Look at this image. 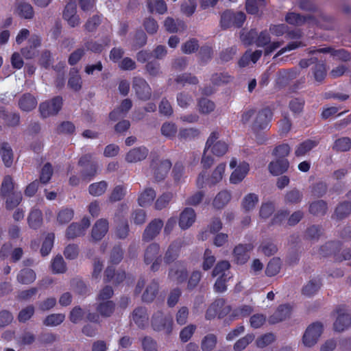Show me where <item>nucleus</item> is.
<instances>
[{"label":"nucleus","instance_id":"72a5a7b5","mask_svg":"<svg viewBox=\"0 0 351 351\" xmlns=\"http://www.w3.org/2000/svg\"><path fill=\"white\" fill-rule=\"evenodd\" d=\"M0 154L5 165L7 167H10L13 162V152L8 143H3L1 145Z\"/></svg>","mask_w":351,"mask_h":351},{"label":"nucleus","instance_id":"79ce46f5","mask_svg":"<svg viewBox=\"0 0 351 351\" xmlns=\"http://www.w3.org/2000/svg\"><path fill=\"white\" fill-rule=\"evenodd\" d=\"M147 6L150 12L154 11L160 14H163L167 11V6L163 0H149L147 1Z\"/></svg>","mask_w":351,"mask_h":351},{"label":"nucleus","instance_id":"ddd939ff","mask_svg":"<svg viewBox=\"0 0 351 351\" xmlns=\"http://www.w3.org/2000/svg\"><path fill=\"white\" fill-rule=\"evenodd\" d=\"M78 163L84 167L81 174L82 178L90 179L96 175L97 164L92 160V155H84L80 159Z\"/></svg>","mask_w":351,"mask_h":351},{"label":"nucleus","instance_id":"69168bd1","mask_svg":"<svg viewBox=\"0 0 351 351\" xmlns=\"http://www.w3.org/2000/svg\"><path fill=\"white\" fill-rule=\"evenodd\" d=\"M306 18L295 12H289L286 15L285 21L290 25H302L306 22Z\"/></svg>","mask_w":351,"mask_h":351},{"label":"nucleus","instance_id":"2eb2a0df","mask_svg":"<svg viewBox=\"0 0 351 351\" xmlns=\"http://www.w3.org/2000/svg\"><path fill=\"white\" fill-rule=\"evenodd\" d=\"M163 225L162 220L160 219H154L149 222L143 233V241L149 242L155 239L159 234Z\"/></svg>","mask_w":351,"mask_h":351},{"label":"nucleus","instance_id":"49530a36","mask_svg":"<svg viewBox=\"0 0 351 351\" xmlns=\"http://www.w3.org/2000/svg\"><path fill=\"white\" fill-rule=\"evenodd\" d=\"M65 319V315L62 313H53L45 317L43 324L46 326L53 327L62 324Z\"/></svg>","mask_w":351,"mask_h":351},{"label":"nucleus","instance_id":"e2e57ef3","mask_svg":"<svg viewBox=\"0 0 351 351\" xmlns=\"http://www.w3.org/2000/svg\"><path fill=\"white\" fill-rule=\"evenodd\" d=\"M51 269L56 274H62L66 271V264L62 256L58 255L53 259Z\"/></svg>","mask_w":351,"mask_h":351},{"label":"nucleus","instance_id":"8fccbe9b","mask_svg":"<svg viewBox=\"0 0 351 351\" xmlns=\"http://www.w3.org/2000/svg\"><path fill=\"white\" fill-rule=\"evenodd\" d=\"M161 134L168 138H173L176 136L178 132L176 125L171 122H165L161 126Z\"/></svg>","mask_w":351,"mask_h":351},{"label":"nucleus","instance_id":"4d7b16f0","mask_svg":"<svg viewBox=\"0 0 351 351\" xmlns=\"http://www.w3.org/2000/svg\"><path fill=\"white\" fill-rule=\"evenodd\" d=\"M230 267V264L228 261H219L215 267L212 272L213 277H222L225 278L226 271H227Z\"/></svg>","mask_w":351,"mask_h":351},{"label":"nucleus","instance_id":"f704fd0d","mask_svg":"<svg viewBox=\"0 0 351 351\" xmlns=\"http://www.w3.org/2000/svg\"><path fill=\"white\" fill-rule=\"evenodd\" d=\"M5 199V207L8 209H13L16 207L22 200V193L18 190L3 197Z\"/></svg>","mask_w":351,"mask_h":351},{"label":"nucleus","instance_id":"09e8293b","mask_svg":"<svg viewBox=\"0 0 351 351\" xmlns=\"http://www.w3.org/2000/svg\"><path fill=\"white\" fill-rule=\"evenodd\" d=\"M217 337L213 334L206 335L202 340L201 348L202 351H211L217 344Z\"/></svg>","mask_w":351,"mask_h":351},{"label":"nucleus","instance_id":"7c9ffc66","mask_svg":"<svg viewBox=\"0 0 351 351\" xmlns=\"http://www.w3.org/2000/svg\"><path fill=\"white\" fill-rule=\"evenodd\" d=\"M69 79L68 81V86L74 91H78L82 88V80L79 71L75 68L71 69L69 73Z\"/></svg>","mask_w":351,"mask_h":351},{"label":"nucleus","instance_id":"5fc2aeb1","mask_svg":"<svg viewBox=\"0 0 351 351\" xmlns=\"http://www.w3.org/2000/svg\"><path fill=\"white\" fill-rule=\"evenodd\" d=\"M351 213V202H344L340 204L335 210V215L339 219L346 217Z\"/></svg>","mask_w":351,"mask_h":351},{"label":"nucleus","instance_id":"412c9836","mask_svg":"<svg viewBox=\"0 0 351 351\" xmlns=\"http://www.w3.org/2000/svg\"><path fill=\"white\" fill-rule=\"evenodd\" d=\"M184 244L182 239H178L173 241L168 247L165 252L164 260L167 264H169L175 261L178 256V253Z\"/></svg>","mask_w":351,"mask_h":351},{"label":"nucleus","instance_id":"c85d7f7f","mask_svg":"<svg viewBox=\"0 0 351 351\" xmlns=\"http://www.w3.org/2000/svg\"><path fill=\"white\" fill-rule=\"evenodd\" d=\"M18 190V186L14 182L13 178L10 176H5L1 185L0 195L3 197Z\"/></svg>","mask_w":351,"mask_h":351},{"label":"nucleus","instance_id":"39448f33","mask_svg":"<svg viewBox=\"0 0 351 351\" xmlns=\"http://www.w3.org/2000/svg\"><path fill=\"white\" fill-rule=\"evenodd\" d=\"M152 326L154 330H164L169 334L173 328V320L170 315H165L162 311L156 312L152 317Z\"/></svg>","mask_w":351,"mask_h":351},{"label":"nucleus","instance_id":"5701e85b","mask_svg":"<svg viewBox=\"0 0 351 351\" xmlns=\"http://www.w3.org/2000/svg\"><path fill=\"white\" fill-rule=\"evenodd\" d=\"M291 311V306L288 304L279 306L275 313L270 317L269 322L275 324L286 319L290 316Z\"/></svg>","mask_w":351,"mask_h":351},{"label":"nucleus","instance_id":"a18cd8bd","mask_svg":"<svg viewBox=\"0 0 351 351\" xmlns=\"http://www.w3.org/2000/svg\"><path fill=\"white\" fill-rule=\"evenodd\" d=\"M108 186L106 181H101L91 184L88 187V192L93 196H100L103 195Z\"/></svg>","mask_w":351,"mask_h":351},{"label":"nucleus","instance_id":"37998d69","mask_svg":"<svg viewBox=\"0 0 351 351\" xmlns=\"http://www.w3.org/2000/svg\"><path fill=\"white\" fill-rule=\"evenodd\" d=\"M258 251L267 256H270L277 252L278 247L271 241H264L258 247Z\"/></svg>","mask_w":351,"mask_h":351},{"label":"nucleus","instance_id":"774afa93","mask_svg":"<svg viewBox=\"0 0 351 351\" xmlns=\"http://www.w3.org/2000/svg\"><path fill=\"white\" fill-rule=\"evenodd\" d=\"M254 335L252 334H247L245 337L239 339L234 345V350L235 351H241L245 349L253 340Z\"/></svg>","mask_w":351,"mask_h":351},{"label":"nucleus","instance_id":"dca6fc26","mask_svg":"<svg viewBox=\"0 0 351 351\" xmlns=\"http://www.w3.org/2000/svg\"><path fill=\"white\" fill-rule=\"evenodd\" d=\"M196 220V213L191 208H185L180 214L178 224L182 230L189 228Z\"/></svg>","mask_w":351,"mask_h":351},{"label":"nucleus","instance_id":"473e14b6","mask_svg":"<svg viewBox=\"0 0 351 351\" xmlns=\"http://www.w3.org/2000/svg\"><path fill=\"white\" fill-rule=\"evenodd\" d=\"M321 287V282L319 279L313 278L310 280L302 288V294L311 297L315 295Z\"/></svg>","mask_w":351,"mask_h":351},{"label":"nucleus","instance_id":"6e6d98bb","mask_svg":"<svg viewBox=\"0 0 351 351\" xmlns=\"http://www.w3.org/2000/svg\"><path fill=\"white\" fill-rule=\"evenodd\" d=\"M200 134L198 129L195 128H182L179 131L178 136L182 140H192Z\"/></svg>","mask_w":351,"mask_h":351},{"label":"nucleus","instance_id":"6e6552de","mask_svg":"<svg viewBox=\"0 0 351 351\" xmlns=\"http://www.w3.org/2000/svg\"><path fill=\"white\" fill-rule=\"evenodd\" d=\"M132 88L136 97L143 101H147L152 97V88L147 81L141 77H134L132 80Z\"/></svg>","mask_w":351,"mask_h":351},{"label":"nucleus","instance_id":"338daca9","mask_svg":"<svg viewBox=\"0 0 351 351\" xmlns=\"http://www.w3.org/2000/svg\"><path fill=\"white\" fill-rule=\"evenodd\" d=\"M125 188L122 185L116 186L109 196V201L115 202L121 200L125 195Z\"/></svg>","mask_w":351,"mask_h":351},{"label":"nucleus","instance_id":"de8ad7c7","mask_svg":"<svg viewBox=\"0 0 351 351\" xmlns=\"http://www.w3.org/2000/svg\"><path fill=\"white\" fill-rule=\"evenodd\" d=\"M302 193L298 189H293L286 193L285 196V201L287 204H297L302 201Z\"/></svg>","mask_w":351,"mask_h":351},{"label":"nucleus","instance_id":"c756f323","mask_svg":"<svg viewBox=\"0 0 351 351\" xmlns=\"http://www.w3.org/2000/svg\"><path fill=\"white\" fill-rule=\"evenodd\" d=\"M259 201L258 195L254 193H250L244 196L241 202V208L246 212L254 209Z\"/></svg>","mask_w":351,"mask_h":351},{"label":"nucleus","instance_id":"603ef678","mask_svg":"<svg viewBox=\"0 0 351 351\" xmlns=\"http://www.w3.org/2000/svg\"><path fill=\"white\" fill-rule=\"evenodd\" d=\"M281 261L279 258H274L267 264L265 273L268 276H274L278 274L280 270Z\"/></svg>","mask_w":351,"mask_h":351},{"label":"nucleus","instance_id":"3c124183","mask_svg":"<svg viewBox=\"0 0 351 351\" xmlns=\"http://www.w3.org/2000/svg\"><path fill=\"white\" fill-rule=\"evenodd\" d=\"M198 110L200 113L208 114L213 112L215 108V104L213 101L202 98L198 101Z\"/></svg>","mask_w":351,"mask_h":351},{"label":"nucleus","instance_id":"a19ab883","mask_svg":"<svg viewBox=\"0 0 351 351\" xmlns=\"http://www.w3.org/2000/svg\"><path fill=\"white\" fill-rule=\"evenodd\" d=\"M74 216V210L71 208H62L57 214V221L60 225L68 223Z\"/></svg>","mask_w":351,"mask_h":351},{"label":"nucleus","instance_id":"9b49d317","mask_svg":"<svg viewBox=\"0 0 351 351\" xmlns=\"http://www.w3.org/2000/svg\"><path fill=\"white\" fill-rule=\"evenodd\" d=\"M90 221L88 217H84L80 223H72L67 228L65 236L68 239H74L85 234L86 230L90 226Z\"/></svg>","mask_w":351,"mask_h":351},{"label":"nucleus","instance_id":"f8f14e48","mask_svg":"<svg viewBox=\"0 0 351 351\" xmlns=\"http://www.w3.org/2000/svg\"><path fill=\"white\" fill-rule=\"evenodd\" d=\"M188 276V272L185 265L181 262L175 263L169 269L168 277L169 278L180 284L184 282Z\"/></svg>","mask_w":351,"mask_h":351},{"label":"nucleus","instance_id":"393cba45","mask_svg":"<svg viewBox=\"0 0 351 351\" xmlns=\"http://www.w3.org/2000/svg\"><path fill=\"white\" fill-rule=\"evenodd\" d=\"M36 98L29 93L23 95L19 100V108L25 112L34 110L37 106Z\"/></svg>","mask_w":351,"mask_h":351},{"label":"nucleus","instance_id":"f3484780","mask_svg":"<svg viewBox=\"0 0 351 351\" xmlns=\"http://www.w3.org/2000/svg\"><path fill=\"white\" fill-rule=\"evenodd\" d=\"M337 313L338 315L334 322V329L341 332L351 326V316L342 308L337 309Z\"/></svg>","mask_w":351,"mask_h":351},{"label":"nucleus","instance_id":"c03bdc74","mask_svg":"<svg viewBox=\"0 0 351 351\" xmlns=\"http://www.w3.org/2000/svg\"><path fill=\"white\" fill-rule=\"evenodd\" d=\"M327 204L323 200L315 201L310 204L309 212L314 215H324L327 211Z\"/></svg>","mask_w":351,"mask_h":351},{"label":"nucleus","instance_id":"423d86ee","mask_svg":"<svg viewBox=\"0 0 351 351\" xmlns=\"http://www.w3.org/2000/svg\"><path fill=\"white\" fill-rule=\"evenodd\" d=\"M322 331L323 326L319 322H315L309 325L302 337L304 345L309 348L315 346L317 343Z\"/></svg>","mask_w":351,"mask_h":351},{"label":"nucleus","instance_id":"ea45409f","mask_svg":"<svg viewBox=\"0 0 351 351\" xmlns=\"http://www.w3.org/2000/svg\"><path fill=\"white\" fill-rule=\"evenodd\" d=\"M16 13L20 16L30 19L34 16V10L32 6L26 2H20L16 8Z\"/></svg>","mask_w":351,"mask_h":351},{"label":"nucleus","instance_id":"bb28decb","mask_svg":"<svg viewBox=\"0 0 351 351\" xmlns=\"http://www.w3.org/2000/svg\"><path fill=\"white\" fill-rule=\"evenodd\" d=\"M115 308V304L112 300L97 302L96 311L103 317H110Z\"/></svg>","mask_w":351,"mask_h":351},{"label":"nucleus","instance_id":"4be33fe9","mask_svg":"<svg viewBox=\"0 0 351 351\" xmlns=\"http://www.w3.org/2000/svg\"><path fill=\"white\" fill-rule=\"evenodd\" d=\"M248 36L251 39L248 44L254 43L259 47L266 46L271 40L269 34L267 31H263L257 35L254 30H251L248 33Z\"/></svg>","mask_w":351,"mask_h":351},{"label":"nucleus","instance_id":"1a4fd4ad","mask_svg":"<svg viewBox=\"0 0 351 351\" xmlns=\"http://www.w3.org/2000/svg\"><path fill=\"white\" fill-rule=\"evenodd\" d=\"M172 166L171 162L168 159L153 160L150 167L156 180L160 181L165 178Z\"/></svg>","mask_w":351,"mask_h":351},{"label":"nucleus","instance_id":"20e7f679","mask_svg":"<svg viewBox=\"0 0 351 351\" xmlns=\"http://www.w3.org/2000/svg\"><path fill=\"white\" fill-rule=\"evenodd\" d=\"M62 103V98L60 96L40 103L39 105V112L41 117L47 118L56 115L61 110Z\"/></svg>","mask_w":351,"mask_h":351},{"label":"nucleus","instance_id":"c9c22d12","mask_svg":"<svg viewBox=\"0 0 351 351\" xmlns=\"http://www.w3.org/2000/svg\"><path fill=\"white\" fill-rule=\"evenodd\" d=\"M230 198V193L228 191H221L214 198L213 205L215 208L221 209L229 202Z\"/></svg>","mask_w":351,"mask_h":351},{"label":"nucleus","instance_id":"a878e982","mask_svg":"<svg viewBox=\"0 0 351 351\" xmlns=\"http://www.w3.org/2000/svg\"><path fill=\"white\" fill-rule=\"evenodd\" d=\"M158 289V282L156 280H152L145 287L142 295V300L145 302H152L156 297Z\"/></svg>","mask_w":351,"mask_h":351},{"label":"nucleus","instance_id":"e433bc0d","mask_svg":"<svg viewBox=\"0 0 351 351\" xmlns=\"http://www.w3.org/2000/svg\"><path fill=\"white\" fill-rule=\"evenodd\" d=\"M337 152H348L351 149V139L349 137H341L336 139L332 147Z\"/></svg>","mask_w":351,"mask_h":351},{"label":"nucleus","instance_id":"680f3d73","mask_svg":"<svg viewBox=\"0 0 351 351\" xmlns=\"http://www.w3.org/2000/svg\"><path fill=\"white\" fill-rule=\"evenodd\" d=\"M54 239L55 235L53 233H49L46 236L40 249V253L43 256L48 255L51 252L53 245Z\"/></svg>","mask_w":351,"mask_h":351},{"label":"nucleus","instance_id":"0e129e2a","mask_svg":"<svg viewBox=\"0 0 351 351\" xmlns=\"http://www.w3.org/2000/svg\"><path fill=\"white\" fill-rule=\"evenodd\" d=\"M216 258L209 249H206L204 253L202 269L204 271H208L213 266Z\"/></svg>","mask_w":351,"mask_h":351},{"label":"nucleus","instance_id":"58836bf2","mask_svg":"<svg viewBox=\"0 0 351 351\" xmlns=\"http://www.w3.org/2000/svg\"><path fill=\"white\" fill-rule=\"evenodd\" d=\"M156 197V193L152 189H146L142 192L138 197V204L141 206L145 207L150 205Z\"/></svg>","mask_w":351,"mask_h":351},{"label":"nucleus","instance_id":"052dcab7","mask_svg":"<svg viewBox=\"0 0 351 351\" xmlns=\"http://www.w3.org/2000/svg\"><path fill=\"white\" fill-rule=\"evenodd\" d=\"M313 76L316 82L321 83L326 76V68L324 63H318L313 68Z\"/></svg>","mask_w":351,"mask_h":351},{"label":"nucleus","instance_id":"f257e3e1","mask_svg":"<svg viewBox=\"0 0 351 351\" xmlns=\"http://www.w3.org/2000/svg\"><path fill=\"white\" fill-rule=\"evenodd\" d=\"M272 114V112L269 108H264L259 110L253 108L246 109L241 114V121L245 124L252 120V130L254 132H258L268 127Z\"/></svg>","mask_w":351,"mask_h":351},{"label":"nucleus","instance_id":"2f4dec72","mask_svg":"<svg viewBox=\"0 0 351 351\" xmlns=\"http://www.w3.org/2000/svg\"><path fill=\"white\" fill-rule=\"evenodd\" d=\"M317 145V142L315 141L308 139L300 144H299L295 150V155L297 157H302L308 153L312 149Z\"/></svg>","mask_w":351,"mask_h":351},{"label":"nucleus","instance_id":"a211bd4d","mask_svg":"<svg viewBox=\"0 0 351 351\" xmlns=\"http://www.w3.org/2000/svg\"><path fill=\"white\" fill-rule=\"evenodd\" d=\"M149 150L144 146L131 149L125 155V160L129 163H136L145 160L148 156Z\"/></svg>","mask_w":351,"mask_h":351},{"label":"nucleus","instance_id":"7ed1b4c3","mask_svg":"<svg viewBox=\"0 0 351 351\" xmlns=\"http://www.w3.org/2000/svg\"><path fill=\"white\" fill-rule=\"evenodd\" d=\"M144 263L146 265H151L150 270L156 272L159 270L162 263V258L160 254V245L153 243L147 246L144 253Z\"/></svg>","mask_w":351,"mask_h":351},{"label":"nucleus","instance_id":"cd10ccee","mask_svg":"<svg viewBox=\"0 0 351 351\" xmlns=\"http://www.w3.org/2000/svg\"><path fill=\"white\" fill-rule=\"evenodd\" d=\"M36 274L35 271L30 268H24L19 271L17 274V281L23 285H29L35 281Z\"/></svg>","mask_w":351,"mask_h":351},{"label":"nucleus","instance_id":"0eeeda50","mask_svg":"<svg viewBox=\"0 0 351 351\" xmlns=\"http://www.w3.org/2000/svg\"><path fill=\"white\" fill-rule=\"evenodd\" d=\"M230 167L235 168L230 176V182L237 184L243 180L250 171V165L246 162H241L237 165V160L233 158L230 160Z\"/></svg>","mask_w":351,"mask_h":351},{"label":"nucleus","instance_id":"9d476101","mask_svg":"<svg viewBox=\"0 0 351 351\" xmlns=\"http://www.w3.org/2000/svg\"><path fill=\"white\" fill-rule=\"evenodd\" d=\"M229 311L230 307L226 304V301L222 298L217 299L208 307L205 317L209 320L216 316L221 317L228 313Z\"/></svg>","mask_w":351,"mask_h":351},{"label":"nucleus","instance_id":"864d4df0","mask_svg":"<svg viewBox=\"0 0 351 351\" xmlns=\"http://www.w3.org/2000/svg\"><path fill=\"white\" fill-rule=\"evenodd\" d=\"M175 82L178 84H180L182 86L186 84H197L198 83V79L195 75H192L191 73H182L178 75L176 79Z\"/></svg>","mask_w":351,"mask_h":351},{"label":"nucleus","instance_id":"f03ea898","mask_svg":"<svg viewBox=\"0 0 351 351\" xmlns=\"http://www.w3.org/2000/svg\"><path fill=\"white\" fill-rule=\"evenodd\" d=\"M220 132L213 131L206 142L204 152L210 150V152L218 157L223 156L228 150V145L223 140H220Z\"/></svg>","mask_w":351,"mask_h":351},{"label":"nucleus","instance_id":"bf43d9fd","mask_svg":"<svg viewBox=\"0 0 351 351\" xmlns=\"http://www.w3.org/2000/svg\"><path fill=\"white\" fill-rule=\"evenodd\" d=\"M129 225L127 220L121 221L116 227L115 237L119 239H125L129 234Z\"/></svg>","mask_w":351,"mask_h":351},{"label":"nucleus","instance_id":"4c0bfd02","mask_svg":"<svg viewBox=\"0 0 351 351\" xmlns=\"http://www.w3.org/2000/svg\"><path fill=\"white\" fill-rule=\"evenodd\" d=\"M27 221L30 228H38L43 222L42 212L38 209L32 210L28 216Z\"/></svg>","mask_w":351,"mask_h":351},{"label":"nucleus","instance_id":"6ab92c4d","mask_svg":"<svg viewBox=\"0 0 351 351\" xmlns=\"http://www.w3.org/2000/svg\"><path fill=\"white\" fill-rule=\"evenodd\" d=\"M132 322L140 328H144L148 325L149 315L146 308L137 307L132 313Z\"/></svg>","mask_w":351,"mask_h":351},{"label":"nucleus","instance_id":"aec40b11","mask_svg":"<svg viewBox=\"0 0 351 351\" xmlns=\"http://www.w3.org/2000/svg\"><path fill=\"white\" fill-rule=\"evenodd\" d=\"M108 221L106 219L97 220L92 228V239L95 241L101 240L108 231Z\"/></svg>","mask_w":351,"mask_h":351},{"label":"nucleus","instance_id":"4468645a","mask_svg":"<svg viewBox=\"0 0 351 351\" xmlns=\"http://www.w3.org/2000/svg\"><path fill=\"white\" fill-rule=\"evenodd\" d=\"M254 248L252 243L239 244L234 247L232 252L234 261L237 264H244L250 258L249 252Z\"/></svg>","mask_w":351,"mask_h":351},{"label":"nucleus","instance_id":"13d9d810","mask_svg":"<svg viewBox=\"0 0 351 351\" xmlns=\"http://www.w3.org/2000/svg\"><path fill=\"white\" fill-rule=\"evenodd\" d=\"M225 169L226 163H221L215 169L209 180L210 184L214 185L222 180Z\"/></svg>","mask_w":351,"mask_h":351},{"label":"nucleus","instance_id":"b1692460","mask_svg":"<svg viewBox=\"0 0 351 351\" xmlns=\"http://www.w3.org/2000/svg\"><path fill=\"white\" fill-rule=\"evenodd\" d=\"M289 167V162L287 159L279 158L276 161L271 162L268 168L272 175L278 176L287 171Z\"/></svg>","mask_w":351,"mask_h":351}]
</instances>
